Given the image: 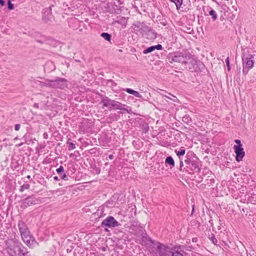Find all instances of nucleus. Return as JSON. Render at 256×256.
Segmentation results:
<instances>
[{"instance_id":"1","label":"nucleus","mask_w":256,"mask_h":256,"mask_svg":"<svg viewBox=\"0 0 256 256\" xmlns=\"http://www.w3.org/2000/svg\"><path fill=\"white\" fill-rule=\"evenodd\" d=\"M4 244V251L8 256H28V249L17 239L9 238Z\"/></svg>"},{"instance_id":"2","label":"nucleus","mask_w":256,"mask_h":256,"mask_svg":"<svg viewBox=\"0 0 256 256\" xmlns=\"http://www.w3.org/2000/svg\"><path fill=\"white\" fill-rule=\"evenodd\" d=\"M156 252L158 256H184V246H170L160 242H156Z\"/></svg>"},{"instance_id":"3","label":"nucleus","mask_w":256,"mask_h":256,"mask_svg":"<svg viewBox=\"0 0 256 256\" xmlns=\"http://www.w3.org/2000/svg\"><path fill=\"white\" fill-rule=\"evenodd\" d=\"M184 162L186 167L184 168V171L190 174L200 172L201 168L199 165L200 162L192 151L190 150L186 152Z\"/></svg>"},{"instance_id":"4","label":"nucleus","mask_w":256,"mask_h":256,"mask_svg":"<svg viewBox=\"0 0 256 256\" xmlns=\"http://www.w3.org/2000/svg\"><path fill=\"white\" fill-rule=\"evenodd\" d=\"M194 56L188 52L186 59L183 64L184 68L191 72H201L204 68V64L200 61L196 60Z\"/></svg>"},{"instance_id":"5","label":"nucleus","mask_w":256,"mask_h":256,"mask_svg":"<svg viewBox=\"0 0 256 256\" xmlns=\"http://www.w3.org/2000/svg\"><path fill=\"white\" fill-rule=\"evenodd\" d=\"M187 52H174L168 54L166 60L170 63L179 62L184 64L186 59Z\"/></svg>"},{"instance_id":"6","label":"nucleus","mask_w":256,"mask_h":256,"mask_svg":"<svg viewBox=\"0 0 256 256\" xmlns=\"http://www.w3.org/2000/svg\"><path fill=\"white\" fill-rule=\"evenodd\" d=\"M121 224L119 223L114 216H109L102 220L100 224V226L102 228L106 227L104 230L106 232L108 231L107 228H114L120 226Z\"/></svg>"},{"instance_id":"7","label":"nucleus","mask_w":256,"mask_h":256,"mask_svg":"<svg viewBox=\"0 0 256 256\" xmlns=\"http://www.w3.org/2000/svg\"><path fill=\"white\" fill-rule=\"evenodd\" d=\"M254 54L248 52H244L242 54V66H245L248 69H252L254 64Z\"/></svg>"},{"instance_id":"8","label":"nucleus","mask_w":256,"mask_h":256,"mask_svg":"<svg viewBox=\"0 0 256 256\" xmlns=\"http://www.w3.org/2000/svg\"><path fill=\"white\" fill-rule=\"evenodd\" d=\"M156 240H152L146 232H142L140 244L144 246L148 250H150L154 248L156 246Z\"/></svg>"},{"instance_id":"9","label":"nucleus","mask_w":256,"mask_h":256,"mask_svg":"<svg viewBox=\"0 0 256 256\" xmlns=\"http://www.w3.org/2000/svg\"><path fill=\"white\" fill-rule=\"evenodd\" d=\"M50 88L64 89L68 87V81L64 78H57L51 80Z\"/></svg>"},{"instance_id":"10","label":"nucleus","mask_w":256,"mask_h":256,"mask_svg":"<svg viewBox=\"0 0 256 256\" xmlns=\"http://www.w3.org/2000/svg\"><path fill=\"white\" fill-rule=\"evenodd\" d=\"M39 200L37 199L34 196H29L20 201V208L22 209H26L28 206L38 204Z\"/></svg>"},{"instance_id":"11","label":"nucleus","mask_w":256,"mask_h":256,"mask_svg":"<svg viewBox=\"0 0 256 256\" xmlns=\"http://www.w3.org/2000/svg\"><path fill=\"white\" fill-rule=\"evenodd\" d=\"M110 102H112V107L114 109L123 110L122 112H120V114H124L126 112L130 114L132 112L131 108L126 104H122V103L115 100H114L113 101H110Z\"/></svg>"},{"instance_id":"12","label":"nucleus","mask_w":256,"mask_h":256,"mask_svg":"<svg viewBox=\"0 0 256 256\" xmlns=\"http://www.w3.org/2000/svg\"><path fill=\"white\" fill-rule=\"evenodd\" d=\"M53 5L50 6L48 8H44L42 12V20L44 22L46 23L52 21V7Z\"/></svg>"},{"instance_id":"13","label":"nucleus","mask_w":256,"mask_h":256,"mask_svg":"<svg viewBox=\"0 0 256 256\" xmlns=\"http://www.w3.org/2000/svg\"><path fill=\"white\" fill-rule=\"evenodd\" d=\"M234 152L236 154V160L238 162H240L242 160L245 156V152L244 150V148L242 146H234Z\"/></svg>"},{"instance_id":"14","label":"nucleus","mask_w":256,"mask_h":256,"mask_svg":"<svg viewBox=\"0 0 256 256\" xmlns=\"http://www.w3.org/2000/svg\"><path fill=\"white\" fill-rule=\"evenodd\" d=\"M142 36L148 40H153L156 38L157 33L154 30L148 26V30Z\"/></svg>"},{"instance_id":"15","label":"nucleus","mask_w":256,"mask_h":256,"mask_svg":"<svg viewBox=\"0 0 256 256\" xmlns=\"http://www.w3.org/2000/svg\"><path fill=\"white\" fill-rule=\"evenodd\" d=\"M22 240L27 246L31 248H33L38 244V243L32 235L23 238Z\"/></svg>"},{"instance_id":"16","label":"nucleus","mask_w":256,"mask_h":256,"mask_svg":"<svg viewBox=\"0 0 256 256\" xmlns=\"http://www.w3.org/2000/svg\"><path fill=\"white\" fill-rule=\"evenodd\" d=\"M134 30L138 32H140V33L143 35L145 32L148 30V26L144 22H137L135 24H134Z\"/></svg>"},{"instance_id":"17","label":"nucleus","mask_w":256,"mask_h":256,"mask_svg":"<svg viewBox=\"0 0 256 256\" xmlns=\"http://www.w3.org/2000/svg\"><path fill=\"white\" fill-rule=\"evenodd\" d=\"M107 10L111 14H118L121 12L122 10L118 8L116 4L114 2H110L107 4L106 6Z\"/></svg>"},{"instance_id":"18","label":"nucleus","mask_w":256,"mask_h":256,"mask_svg":"<svg viewBox=\"0 0 256 256\" xmlns=\"http://www.w3.org/2000/svg\"><path fill=\"white\" fill-rule=\"evenodd\" d=\"M101 98V102L103 104V107H107L110 110L112 108V102H110V101H113L114 100H112L106 96L105 95L100 94Z\"/></svg>"},{"instance_id":"19","label":"nucleus","mask_w":256,"mask_h":256,"mask_svg":"<svg viewBox=\"0 0 256 256\" xmlns=\"http://www.w3.org/2000/svg\"><path fill=\"white\" fill-rule=\"evenodd\" d=\"M163 49V47L162 44H158L157 45L152 46L148 48L144 49L142 52L144 54H147L151 52H154V50H162Z\"/></svg>"},{"instance_id":"20","label":"nucleus","mask_w":256,"mask_h":256,"mask_svg":"<svg viewBox=\"0 0 256 256\" xmlns=\"http://www.w3.org/2000/svg\"><path fill=\"white\" fill-rule=\"evenodd\" d=\"M127 21L128 18L122 16H117L114 20L115 22L124 26V28L126 26Z\"/></svg>"},{"instance_id":"21","label":"nucleus","mask_w":256,"mask_h":256,"mask_svg":"<svg viewBox=\"0 0 256 256\" xmlns=\"http://www.w3.org/2000/svg\"><path fill=\"white\" fill-rule=\"evenodd\" d=\"M20 233L29 230L26 223L22 220H20L18 224Z\"/></svg>"},{"instance_id":"22","label":"nucleus","mask_w":256,"mask_h":256,"mask_svg":"<svg viewBox=\"0 0 256 256\" xmlns=\"http://www.w3.org/2000/svg\"><path fill=\"white\" fill-rule=\"evenodd\" d=\"M124 90L129 94L134 95L136 98L144 100L142 96L138 92L130 88H126Z\"/></svg>"},{"instance_id":"23","label":"nucleus","mask_w":256,"mask_h":256,"mask_svg":"<svg viewBox=\"0 0 256 256\" xmlns=\"http://www.w3.org/2000/svg\"><path fill=\"white\" fill-rule=\"evenodd\" d=\"M165 164L166 166H168L170 168H174L175 165L174 161L171 156H168L166 158Z\"/></svg>"},{"instance_id":"24","label":"nucleus","mask_w":256,"mask_h":256,"mask_svg":"<svg viewBox=\"0 0 256 256\" xmlns=\"http://www.w3.org/2000/svg\"><path fill=\"white\" fill-rule=\"evenodd\" d=\"M38 84L42 87L45 86L50 88L51 80L45 79L44 82L38 80Z\"/></svg>"},{"instance_id":"25","label":"nucleus","mask_w":256,"mask_h":256,"mask_svg":"<svg viewBox=\"0 0 256 256\" xmlns=\"http://www.w3.org/2000/svg\"><path fill=\"white\" fill-rule=\"evenodd\" d=\"M175 152H176L177 156L179 158V159H181V158H182V156H184V155L186 153V150H185V148L184 147H182L178 151H177L176 150H175Z\"/></svg>"},{"instance_id":"26","label":"nucleus","mask_w":256,"mask_h":256,"mask_svg":"<svg viewBox=\"0 0 256 256\" xmlns=\"http://www.w3.org/2000/svg\"><path fill=\"white\" fill-rule=\"evenodd\" d=\"M100 36L109 42H110L112 38V35L108 32H102L100 34Z\"/></svg>"},{"instance_id":"27","label":"nucleus","mask_w":256,"mask_h":256,"mask_svg":"<svg viewBox=\"0 0 256 256\" xmlns=\"http://www.w3.org/2000/svg\"><path fill=\"white\" fill-rule=\"evenodd\" d=\"M210 10L209 11V14L212 16L213 20H216L217 19V14L216 11L212 8H210Z\"/></svg>"},{"instance_id":"28","label":"nucleus","mask_w":256,"mask_h":256,"mask_svg":"<svg viewBox=\"0 0 256 256\" xmlns=\"http://www.w3.org/2000/svg\"><path fill=\"white\" fill-rule=\"evenodd\" d=\"M209 240L212 242L214 245H217V240L215 238V236L212 233H210L208 236Z\"/></svg>"},{"instance_id":"29","label":"nucleus","mask_w":256,"mask_h":256,"mask_svg":"<svg viewBox=\"0 0 256 256\" xmlns=\"http://www.w3.org/2000/svg\"><path fill=\"white\" fill-rule=\"evenodd\" d=\"M170 2L175 4L176 9L179 10L182 5L183 0H170Z\"/></svg>"},{"instance_id":"30","label":"nucleus","mask_w":256,"mask_h":256,"mask_svg":"<svg viewBox=\"0 0 256 256\" xmlns=\"http://www.w3.org/2000/svg\"><path fill=\"white\" fill-rule=\"evenodd\" d=\"M182 120L184 122L187 124H188L192 122L191 118L187 114H186L184 116H183Z\"/></svg>"},{"instance_id":"31","label":"nucleus","mask_w":256,"mask_h":256,"mask_svg":"<svg viewBox=\"0 0 256 256\" xmlns=\"http://www.w3.org/2000/svg\"><path fill=\"white\" fill-rule=\"evenodd\" d=\"M159 24H160L162 26H166L168 24V20L163 18H160L159 20Z\"/></svg>"},{"instance_id":"32","label":"nucleus","mask_w":256,"mask_h":256,"mask_svg":"<svg viewBox=\"0 0 256 256\" xmlns=\"http://www.w3.org/2000/svg\"><path fill=\"white\" fill-rule=\"evenodd\" d=\"M20 234L22 239L32 235L29 230H26V232H23Z\"/></svg>"},{"instance_id":"33","label":"nucleus","mask_w":256,"mask_h":256,"mask_svg":"<svg viewBox=\"0 0 256 256\" xmlns=\"http://www.w3.org/2000/svg\"><path fill=\"white\" fill-rule=\"evenodd\" d=\"M30 187V185L28 184H25L20 186V192H24L25 190L29 189Z\"/></svg>"},{"instance_id":"34","label":"nucleus","mask_w":256,"mask_h":256,"mask_svg":"<svg viewBox=\"0 0 256 256\" xmlns=\"http://www.w3.org/2000/svg\"><path fill=\"white\" fill-rule=\"evenodd\" d=\"M92 168L93 169L94 172L95 174H100V168L97 167L96 166V164H94V165L92 166Z\"/></svg>"},{"instance_id":"35","label":"nucleus","mask_w":256,"mask_h":256,"mask_svg":"<svg viewBox=\"0 0 256 256\" xmlns=\"http://www.w3.org/2000/svg\"><path fill=\"white\" fill-rule=\"evenodd\" d=\"M67 144H68V150H72L76 148V144L73 142L68 141Z\"/></svg>"},{"instance_id":"36","label":"nucleus","mask_w":256,"mask_h":256,"mask_svg":"<svg viewBox=\"0 0 256 256\" xmlns=\"http://www.w3.org/2000/svg\"><path fill=\"white\" fill-rule=\"evenodd\" d=\"M56 172L59 176L62 174L64 172V168L62 166H60L56 170Z\"/></svg>"},{"instance_id":"37","label":"nucleus","mask_w":256,"mask_h":256,"mask_svg":"<svg viewBox=\"0 0 256 256\" xmlns=\"http://www.w3.org/2000/svg\"><path fill=\"white\" fill-rule=\"evenodd\" d=\"M184 162L182 160V158H181V159H180V168H179L180 171L184 172Z\"/></svg>"},{"instance_id":"38","label":"nucleus","mask_w":256,"mask_h":256,"mask_svg":"<svg viewBox=\"0 0 256 256\" xmlns=\"http://www.w3.org/2000/svg\"><path fill=\"white\" fill-rule=\"evenodd\" d=\"M8 8L10 10L14 9V5L12 4L10 0L8 1Z\"/></svg>"},{"instance_id":"39","label":"nucleus","mask_w":256,"mask_h":256,"mask_svg":"<svg viewBox=\"0 0 256 256\" xmlns=\"http://www.w3.org/2000/svg\"><path fill=\"white\" fill-rule=\"evenodd\" d=\"M62 180H68V174H66L65 172H63L62 174L59 176Z\"/></svg>"},{"instance_id":"40","label":"nucleus","mask_w":256,"mask_h":256,"mask_svg":"<svg viewBox=\"0 0 256 256\" xmlns=\"http://www.w3.org/2000/svg\"><path fill=\"white\" fill-rule=\"evenodd\" d=\"M236 17V15L234 14L232 12L228 13V16L226 17V18L230 20H234Z\"/></svg>"},{"instance_id":"41","label":"nucleus","mask_w":256,"mask_h":256,"mask_svg":"<svg viewBox=\"0 0 256 256\" xmlns=\"http://www.w3.org/2000/svg\"><path fill=\"white\" fill-rule=\"evenodd\" d=\"M104 206H100L98 210V211H97V212L98 214L99 212H100V215L102 214L104 212Z\"/></svg>"},{"instance_id":"42","label":"nucleus","mask_w":256,"mask_h":256,"mask_svg":"<svg viewBox=\"0 0 256 256\" xmlns=\"http://www.w3.org/2000/svg\"><path fill=\"white\" fill-rule=\"evenodd\" d=\"M226 63L228 68V70L229 71L230 70V58L228 57L226 60Z\"/></svg>"},{"instance_id":"43","label":"nucleus","mask_w":256,"mask_h":256,"mask_svg":"<svg viewBox=\"0 0 256 256\" xmlns=\"http://www.w3.org/2000/svg\"><path fill=\"white\" fill-rule=\"evenodd\" d=\"M242 67H243L242 73L246 75L248 73V70L250 69H248L247 68H246L245 66H242Z\"/></svg>"},{"instance_id":"44","label":"nucleus","mask_w":256,"mask_h":256,"mask_svg":"<svg viewBox=\"0 0 256 256\" xmlns=\"http://www.w3.org/2000/svg\"><path fill=\"white\" fill-rule=\"evenodd\" d=\"M20 124H16L14 126V130L16 131H18L20 128Z\"/></svg>"},{"instance_id":"45","label":"nucleus","mask_w":256,"mask_h":256,"mask_svg":"<svg viewBox=\"0 0 256 256\" xmlns=\"http://www.w3.org/2000/svg\"><path fill=\"white\" fill-rule=\"evenodd\" d=\"M235 142L237 144L236 146H242V144H241V142L239 140H234Z\"/></svg>"},{"instance_id":"46","label":"nucleus","mask_w":256,"mask_h":256,"mask_svg":"<svg viewBox=\"0 0 256 256\" xmlns=\"http://www.w3.org/2000/svg\"><path fill=\"white\" fill-rule=\"evenodd\" d=\"M42 136H43V138L44 139L48 138V134L46 132H44Z\"/></svg>"},{"instance_id":"47","label":"nucleus","mask_w":256,"mask_h":256,"mask_svg":"<svg viewBox=\"0 0 256 256\" xmlns=\"http://www.w3.org/2000/svg\"><path fill=\"white\" fill-rule=\"evenodd\" d=\"M5 1L4 0H0V5L2 6H5Z\"/></svg>"},{"instance_id":"48","label":"nucleus","mask_w":256,"mask_h":256,"mask_svg":"<svg viewBox=\"0 0 256 256\" xmlns=\"http://www.w3.org/2000/svg\"><path fill=\"white\" fill-rule=\"evenodd\" d=\"M231 12H230L228 10L226 11H225L224 12V15L226 18L228 16V13H230Z\"/></svg>"},{"instance_id":"49","label":"nucleus","mask_w":256,"mask_h":256,"mask_svg":"<svg viewBox=\"0 0 256 256\" xmlns=\"http://www.w3.org/2000/svg\"><path fill=\"white\" fill-rule=\"evenodd\" d=\"M198 238H192V242H198Z\"/></svg>"},{"instance_id":"50","label":"nucleus","mask_w":256,"mask_h":256,"mask_svg":"<svg viewBox=\"0 0 256 256\" xmlns=\"http://www.w3.org/2000/svg\"><path fill=\"white\" fill-rule=\"evenodd\" d=\"M33 106L36 108H39L38 104L37 103H34Z\"/></svg>"},{"instance_id":"51","label":"nucleus","mask_w":256,"mask_h":256,"mask_svg":"<svg viewBox=\"0 0 256 256\" xmlns=\"http://www.w3.org/2000/svg\"><path fill=\"white\" fill-rule=\"evenodd\" d=\"M109 204H111V202H110V201H109V200H108V202H106L104 204L105 206H107V207L109 206V205H108Z\"/></svg>"},{"instance_id":"52","label":"nucleus","mask_w":256,"mask_h":256,"mask_svg":"<svg viewBox=\"0 0 256 256\" xmlns=\"http://www.w3.org/2000/svg\"><path fill=\"white\" fill-rule=\"evenodd\" d=\"M114 158V156L112 154H110L108 156V158L110 160H112Z\"/></svg>"},{"instance_id":"53","label":"nucleus","mask_w":256,"mask_h":256,"mask_svg":"<svg viewBox=\"0 0 256 256\" xmlns=\"http://www.w3.org/2000/svg\"><path fill=\"white\" fill-rule=\"evenodd\" d=\"M54 180H56V181H58V180H59V178H58V176H54Z\"/></svg>"},{"instance_id":"54","label":"nucleus","mask_w":256,"mask_h":256,"mask_svg":"<svg viewBox=\"0 0 256 256\" xmlns=\"http://www.w3.org/2000/svg\"><path fill=\"white\" fill-rule=\"evenodd\" d=\"M82 31H83V29L82 28H79L78 29V32H82Z\"/></svg>"},{"instance_id":"55","label":"nucleus","mask_w":256,"mask_h":256,"mask_svg":"<svg viewBox=\"0 0 256 256\" xmlns=\"http://www.w3.org/2000/svg\"><path fill=\"white\" fill-rule=\"evenodd\" d=\"M24 144V143H23V142L20 143V144H18V146H22V144Z\"/></svg>"},{"instance_id":"56","label":"nucleus","mask_w":256,"mask_h":256,"mask_svg":"<svg viewBox=\"0 0 256 256\" xmlns=\"http://www.w3.org/2000/svg\"><path fill=\"white\" fill-rule=\"evenodd\" d=\"M36 42H38L40 43V44L42 43V42L41 40H36Z\"/></svg>"},{"instance_id":"57","label":"nucleus","mask_w":256,"mask_h":256,"mask_svg":"<svg viewBox=\"0 0 256 256\" xmlns=\"http://www.w3.org/2000/svg\"><path fill=\"white\" fill-rule=\"evenodd\" d=\"M30 175H28L27 176H26V178H28V179H30Z\"/></svg>"},{"instance_id":"58","label":"nucleus","mask_w":256,"mask_h":256,"mask_svg":"<svg viewBox=\"0 0 256 256\" xmlns=\"http://www.w3.org/2000/svg\"><path fill=\"white\" fill-rule=\"evenodd\" d=\"M194 212V208H193L192 210V214H193Z\"/></svg>"},{"instance_id":"59","label":"nucleus","mask_w":256,"mask_h":256,"mask_svg":"<svg viewBox=\"0 0 256 256\" xmlns=\"http://www.w3.org/2000/svg\"><path fill=\"white\" fill-rule=\"evenodd\" d=\"M15 139L18 140V137H16V138H15Z\"/></svg>"}]
</instances>
